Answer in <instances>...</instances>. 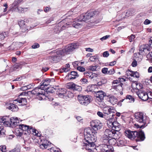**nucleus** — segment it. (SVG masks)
Here are the masks:
<instances>
[{
	"instance_id": "nucleus-27",
	"label": "nucleus",
	"mask_w": 152,
	"mask_h": 152,
	"mask_svg": "<svg viewBox=\"0 0 152 152\" xmlns=\"http://www.w3.org/2000/svg\"><path fill=\"white\" fill-rule=\"evenodd\" d=\"M18 2H17L16 1H14L13 3L10 5L9 10L7 12H8L9 11H10L12 12H17V7H18Z\"/></svg>"
},
{
	"instance_id": "nucleus-51",
	"label": "nucleus",
	"mask_w": 152,
	"mask_h": 152,
	"mask_svg": "<svg viewBox=\"0 0 152 152\" xmlns=\"http://www.w3.org/2000/svg\"><path fill=\"white\" fill-rule=\"evenodd\" d=\"M66 91H63V92L61 93H59V94H57L58 95L59 97L61 98H64V96H65V94H66Z\"/></svg>"
},
{
	"instance_id": "nucleus-20",
	"label": "nucleus",
	"mask_w": 152,
	"mask_h": 152,
	"mask_svg": "<svg viewBox=\"0 0 152 152\" xmlns=\"http://www.w3.org/2000/svg\"><path fill=\"white\" fill-rule=\"evenodd\" d=\"M22 45V43L20 42H13L12 44L9 46V49L13 50L15 49H17L20 47Z\"/></svg>"
},
{
	"instance_id": "nucleus-48",
	"label": "nucleus",
	"mask_w": 152,
	"mask_h": 152,
	"mask_svg": "<svg viewBox=\"0 0 152 152\" xmlns=\"http://www.w3.org/2000/svg\"><path fill=\"white\" fill-rule=\"evenodd\" d=\"M133 71L128 70L126 72V74L127 76H132Z\"/></svg>"
},
{
	"instance_id": "nucleus-36",
	"label": "nucleus",
	"mask_w": 152,
	"mask_h": 152,
	"mask_svg": "<svg viewBox=\"0 0 152 152\" xmlns=\"http://www.w3.org/2000/svg\"><path fill=\"white\" fill-rule=\"evenodd\" d=\"M81 21H80V23L77 22H74L72 24V25L75 28H77L79 27H81L82 25V24L80 23Z\"/></svg>"
},
{
	"instance_id": "nucleus-5",
	"label": "nucleus",
	"mask_w": 152,
	"mask_h": 152,
	"mask_svg": "<svg viewBox=\"0 0 152 152\" xmlns=\"http://www.w3.org/2000/svg\"><path fill=\"white\" fill-rule=\"evenodd\" d=\"M124 132L126 136L132 140H134L137 137L140 141H143L145 138L144 132L142 131L137 132L136 131H132L129 130H126Z\"/></svg>"
},
{
	"instance_id": "nucleus-45",
	"label": "nucleus",
	"mask_w": 152,
	"mask_h": 152,
	"mask_svg": "<svg viewBox=\"0 0 152 152\" xmlns=\"http://www.w3.org/2000/svg\"><path fill=\"white\" fill-rule=\"evenodd\" d=\"M112 116V114L111 115V114H104L103 118L107 121L110 119Z\"/></svg>"
},
{
	"instance_id": "nucleus-35",
	"label": "nucleus",
	"mask_w": 152,
	"mask_h": 152,
	"mask_svg": "<svg viewBox=\"0 0 152 152\" xmlns=\"http://www.w3.org/2000/svg\"><path fill=\"white\" fill-rule=\"evenodd\" d=\"M123 83H120L117 85H114L113 86V88L115 89L117 91H122L123 89Z\"/></svg>"
},
{
	"instance_id": "nucleus-55",
	"label": "nucleus",
	"mask_w": 152,
	"mask_h": 152,
	"mask_svg": "<svg viewBox=\"0 0 152 152\" xmlns=\"http://www.w3.org/2000/svg\"><path fill=\"white\" fill-rule=\"evenodd\" d=\"M77 69L80 72H83L84 71L85 69L84 68L81 66H78L77 67Z\"/></svg>"
},
{
	"instance_id": "nucleus-13",
	"label": "nucleus",
	"mask_w": 152,
	"mask_h": 152,
	"mask_svg": "<svg viewBox=\"0 0 152 152\" xmlns=\"http://www.w3.org/2000/svg\"><path fill=\"white\" fill-rule=\"evenodd\" d=\"M151 48L148 45H141L140 48V53L143 55H146L147 51H150Z\"/></svg>"
},
{
	"instance_id": "nucleus-8",
	"label": "nucleus",
	"mask_w": 152,
	"mask_h": 152,
	"mask_svg": "<svg viewBox=\"0 0 152 152\" xmlns=\"http://www.w3.org/2000/svg\"><path fill=\"white\" fill-rule=\"evenodd\" d=\"M91 96L89 95H78L77 97L79 102L81 105L86 106L91 102Z\"/></svg>"
},
{
	"instance_id": "nucleus-44",
	"label": "nucleus",
	"mask_w": 152,
	"mask_h": 152,
	"mask_svg": "<svg viewBox=\"0 0 152 152\" xmlns=\"http://www.w3.org/2000/svg\"><path fill=\"white\" fill-rule=\"evenodd\" d=\"M98 66H89V69L92 71H94L96 70Z\"/></svg>"
},
{
	"instance_id": "nucleus-3",
	"label": "nucleus",
	"mask_w": 152,
	"mask_h": 152,
	"mask_svg": "<svg viewBox=\"0 0 152 152\" xmlns=\"http://www.w3.org/2000/svg\"><path fill=\"white\" fill-rule=\"evenodd\" d=\"M135 117L137 121L139 123V124H134L135 127L143 129L147 126L146 123L147 117L143 113H136L135 114Z\"/></svg>"
},
{
	"instance_id": "nucleus-43",
	"label": "nucleus",
	"mask_w": 152,
	"mask_h": 152,
	"mask_svg": "<svg viewBox=\"0 0 152 152\" xmlns=\"http://www.w3.org/2000/svg\"><path fill=\"white\" fill-rule=\"evenodd\" d=\"M81 83L83 84H87L88 83L87 80L85 78H83L80 80Z\"/></svg>"
},
{
	"instance_id": "nucleus-28",
	"label": "nucleus",
	"mask_w": 152,
	"mask_h": 152,
	"mask_svg": "<svg viewBox=\"0 0 152 152\" xmlns=\"http://www.w3.org/2000/svg\"><path fill=\"white\" fill-rule=\"evenodd\" d=\"M108 101L112 104L114 105L118 101L117 98L113 95H109L108 96Z\"/></svg>"
},
{
	"instance_id": "nucleus-9",
	"label": "nucleus",
	"mask_w": 152,
	"mask_h": 152,
	"mask_svg": "<svg viewBox=\"0 0 152 152\" xmlns=\"http://www.w3.org/2000/svg\"><path fill=\"white\" fill-rule=\"evenodd\" d=\"M42 90L40 87V88L37 87L33 90L31 93L32 94L36 95L37 98L41 100L45 99V96L43 94L44 91H42Z\"/></svg>"
},
{
	"instance_id": "nucleus-19",
	"label": "nucleus",
	"mask_w": 152,
	"mask_h": 152,
	"mask_svg": "<svg viewBox=\"0 0 152 152\" xmlns=\"http://www.w3.org/2000/svg\"><path fill=\"white\" fill-rule=\"evenodd\" d=\"M50 81L51 80L50 79H47L44 80H42L40 83V87L41 89L43 90H45V88H47L45 87L49 85Z\"/></svg>"
},
{
	"instance_id": "nucleus-59",
	"label": "nucleus",
	"mask_w": 152,
	"mask_h": 152,
	"mask_svg": "<svg viewBox=\"0 0 152 152\" xmlns=\"http://www.w3.org/2000/svg\"><path fill=\"white\" fill-rule=\"evenodd\" d=\"M50 9L51 8L50 7H46L44 8V11L45 12H47L50 11Z\"/></svg>"
},
{
	"instance_id": "nucleus-24",
	"label": "nucleus",
	"mask_w": 152,
	"mask_h": 152,
	"mask_svg": "<svg viewBox=\"0 0 152 152\" xmlns=\"http://www.w3.org/2000/svg\"><path fill=\"white\" fill-rule=\"evenodd\" d=\"M115 118H116L115 115L113 114H112V116L111 118L107 121V124L109 127H111L112 126H113V124L114 122H115Z\"/></svg>"
},
{
	"instance_id": "nucleus-46",
	"label": "nucleus",
	"mask_w": 152,
	"mask_h": 152,
	"mask_svg": "<svg viewBox=\"0 0 152 152\" xmlns=\"http://www.w3.org/2000/svg\"><path fill=\"white\" fill-rule=\"evenodd\" d=\"M0 149L2 152H5L6 151V147L5 145H2L0 146Z\"/></svg>"
},
{
	"instance_id": "nucleus-62",
	"label": "nucleus",
	"mask_w": 152,
	"mask_h": 152,
	"mask_svg": "<svg viewBox=\"0 0 152 152\" xmlns=\"http://www.w3.org/2000/svg\"><path fill=\"white\" fill-rule=\"evenodd\" d=\"M3 6L5 7L3 10V12H5L7 11V9L8 8V5L7 4V3H5L3 4Z\"/></svg>"
},
{
	"instance_id": "nucleus-31",
	"label": "nucleus",
	"mask_w": 152,
	"mask_h": 152,
	"mask_svg": "<svg viewBox=\"0 0 152 152\" xmlns=\"http://www.w3.org/2000/svg\"><path fill=\"white\" fill-rule=\"evenodd\" d=\"M26 64L24 62H20L19 63H17L15 64L13 66V70H19L21 68V66Z\"/></svg>"
},
{
	"instance_id": "nucleus-1",
	"label": "nucleus",
	"mask_w": 152,
	"mask_h": 152,
	"mask_svg": "<svg viewBox=\"0 0 152 152\" xmlns=\"http://www.w3.org/2000/svg\"><path fill=\"white\" fill-rule=\"evenodd\" d=\"M92 128L85 129L84 131V140L83 146L89 152H96V149L94 147V142L96 139L97 131L102 127V123L98 120L92 121L91 123Z\"/></svg>"
},
{
	"instance_id": "nucleus-26",
	"label": "nucleus",
	"mask_w": 152,
	"mask_h": 152,
	"mask_svg": "<svg viewBox=\"0 0 152 152\" xmlns=\"http://www.w3.org/2000/svg\"><path fill=\"white\" fill-rule=\"evenodd\" d=\"M30 133H32V134L37 136H39L40 135V133H39L34 128H33V127L30 126L28 132V134H29Z\"/></svg>"
},
{
	"instance_id": "nucleus-6",
	"label": "nucleus",
	"mask_w": 152,
	"mask_h": 152,
	"mask_svg": "<svg viewBox=\"0 0 152 152\" xmlns=\"http://www.w3.org/2000/svg\"><path fill=\"white\" fill-rule=\"evenodd\" d=\"M79 46V44L78 43L70 44L66 46L65 49L58 50L57 53L58 54L63 55L65 53L66 54H69L75 49L78 48Z\"/></svg>"
},
{
	"instance_id": "nucleus-40",
	"label": "nucleus",
	"mask_w": 152,
	"mask_h": 152,
	"mask_svg": "<svg viewBox=\"0 0 152 152\" xmlns=\"http://www.w3.org/2000/svg\"><path fill=\"white\" fill-rule=\"evenodd\" d=\"M107 80L105 79H102L97 83V85L101 86L106 83Z\"/></svg>"
},
{
	"instance_id": "nucleus-37",
	"label": "nucleus",
	"mask_w": 152,
	"mask_h": 152,
	"mask_svg": "<svg viewBox=\"0 0 152 152\" xmlns=\"http://www.w3.org/2000/svg\"><path fill=\"white\" fill-rule=\"evenodd\" d=\"M55 89L52 87H48L47 88H46L44 91H46L48 93H53L54 92V90Z\"/></svg>"
},
{
	"instance_id": "nucleus-17",
	"label": "nucleus",
	"mask_w": 152,
	"mask_h": 152,
	"mask_svg": "<svg viewBox=\"0 0 152 152\" xmlns=\"http://www.w3.org/2000/svg\"><path fill=\"white\" fill-rule=\"evenodd\" d=\"M58 50L56 51V54L54 56L50 57L49 60L51 62H57L60 59L61 56L63 55H60L58 54Z\"/></svg>"
},
{
	"instance_id": "nucleus-30",
	"label": "nucleus",
	"mask_w": 152,
	"mask_h": 152,
	"mask_svg": "<svg viewBox=\"0 0 152 152\" xmlns=\"http://www.w3.org/2000/svg\"><path fill=\"white\" fill-rule=\"evenodd\" d=\"M79 76L77 72L75 71H73L68 75V77L70 80L74 79Z\"/></svg>"
},
{
	"instance_id": "nucleus-54",
	"label": "nucleus",
	"mask_w": 152,
	"mask_h": 152,
	"mask_svg": "<svg viewBox=\"0 0 152 152\" xmlns=\"http://www.w3.org/2000/svg\"><path fill=\"white\" fill-rule=\"evenodd\" d=\"M39 47V44L37 43H35L31 46L32 48L36 49L38 48Z\"/></svg>"
},
{
	"instance_id": "nucleus-56",
	"label": "nucleus",
	"mask_w": 152,
	"mask_h": 152,
	"mask_svg": "<svg viewBox=\"0 0 152 152\" xmlns=\"http://www.w3.org/2000/svg\"><path fill=\"white\" fill-rule=\"evenodd\" d=\"M110 37V35H107L106 36H104L103 37H102L100 39L102 41H103L104 40H106L108 38Z\"/></svg>"
},
{
	"instance_id": "nucleus-15",
	"label": "nucleus",
	"mask_w": 152,
	"mask_h": 152,
	"mask_svg": "<svg viewBox=\"0 0 152 152\" xmlns=\"http://www.w3.org/2000/svg\"><path fill=\"white\" fill-rule=\"evenodd\" d=\"M100 149L102 152H113V146L105 144L102 145Z\"/></svg>"
},
{
	"instance_id": "nucleus-25",
	"label": "nucleus",
	"mask_w": 152,
	"mask_h": 152,
	"mask_svg": "<svg viewBox=\"0 0 152 152\" xmlns=\"http://www.w3.org/2000/svg\"><path fill=\"white\" fill-rule=\"evenodd\" d=\"M113 126L111 127L112 129H109L110 130H114L117 133H118V131L120 130L121 128V126L117 122L115 121L114 122Z\"/></svg>"
},
{
	"instance_id": "nucleus-21",
	"label": "nucleus",
	"mask_w": 152,
	"mask_h": 152,
	"mask_svg": "<svg viewBox=\"0 0 152 152\" xmlns=\"http://www.w3.org/2000/svg\"><path fill=\"white\" fill-rule=\"evenodd\" d=\"M103 110L104 114H111L113 113L114 110L112 107L106 106L104 107Z\"/></svg>"
},
{
	"instance_id": "nucleus-38",
	"label": "nucleus",
	"mask_w": 152,
	"mask_h": 152,
	"mask_svg": "<svg viewBox=\"0 0 152 152\" xmlns=\"http://www.w3.org/2000/svg\"><path fill=\"white\" fill-rule=\"evenodd\" d=\"M126 99L127 100H128L129 102H134V98L132 96L130 95L127 96H126V99Z\"/></svg>"
},
{
	"instance_id": "nucleus-4",
	"label": "nucleus",
	"mask_w": 152,
	"mask_h": 152,
	"mask_svg": "<svg viewBox=\"0 0 152 152\" xmlns=\"http://www.w3.org/2000/svg\"><path fill=\"white\" fill-rule=\"evenodd\" d=\"M18 122L17 118L12 117L9 118L7 116H4L0 118V124L5 126L12 127V128L16 126L17 127V124L19 123Z\"/></svg>"
},
{
	"instance_id": "nucleus-63",
	"label": "nucleus",
	"mask_w": 152,
	"mask_h": 152,
	"mask_svg": "<svg viewBox=\"0 0 152 152\" xmlns=\"http://www.w3.org/2000/svg\"><path fill=\"white\" fill-rule=\"evenodd\" d=\"M97 115L100 117L101 118H103L104 115L103 113L100 112L99 111L97 113Z\"/></svg>"
},
{
	"instance_id": "nucleus-12",
	"label": "nucleus",
	"mask_w": 152,
	"mask_h": 152,
	"mask_svg": "<svg viewBox=\"0 0 152 152\" xmlns=\"http://www.w3.org/2000/svg\"><path fill=\"white\" fill-rule=\"evenodd\" d=\"M95 101L97 102H101L104 98L106 96V93L102 91H99L96 92Z\"/></svg>"
},
{
	"instance_id": "nucleus-33",
	"label": "nucleus",
	"mask_w": 152,
	"mask_h": 152,
	"mask_svg": "<svg viewBox=\"0 0 152 152\" xmlns=\"http://www.w3.org/2000/svg\"><path fill=\"white\" fill-rule=\"evenodd\" d=\"M132 86L133 88L136 89L138 90V91L142 90V84L134 83L132 84Z\"/></svg>"
},
{
	"instance_id": "nucleus-41",
	"label": "nucleus",
	"mask_w": 152,
	"mask_h": 152,
	"mask_svg": "<svg viewBox=\"0 0 152 152\" xmlns=\"http://www.w3.org/2000/svg\"><path fill=\"white\" fill-rule=\"evenodd\" d=\"M147 57L149 60L150 62H152V52L148 53L147 56Z\"/></svg>"
},
{
	"instance_id": "nucleus-11",
	"label": "nucleus",
	"mask_w": 152,
	"mask_h": 152,
	"mask_svg": "<svg viewBox=\"0 0 152 152\" xmlns=\"http://www.w3.org/2000/svg\"><path fill=\"white\" fill-rule=\"evenodd\" d=\"M72 20H70L68 18H66L63 20V21L60 22L58 24V26H60L61 27V29L63 30L65 29L66 28H67L68 26L71 24V22H72Z\"/></svg>"
},
{
	"instance_id": "nucleus-39",
	"label": "nucleus",
	"mask_w": 152,
	"mask_h": 152,
	"mask_svg": "<svg viewBox=\"0 0 152 152\" xmlns=\"http://www.w3.org/2000/svg\"><path fill=\"white\" fill-rule=\"evenodd\" d=\"M5 130L4 129L3 126L0 127V137H3L5 134Z\"/></svg>"
},
{
	"instance_id": "nucleus-58",
	"label": "nucleus",
	"mask_w": 152,
	"mask_h": 152,
	"mask_svg": "<svg viewBox=\"0 0 152 152\" xmlns=\"http://www.w3.org/2000/svg\"><path fill=\"white\" fill-rule=\"evenodd\" d=\"M137 61L135 60H134L133 61L132 64V66L133 67H135L137 65Z\"/></svg>"
},
{
	"instance_id": "nucleus-14",
	"label": "nucleus",
	"mask_w": 152,
	"mask_h": 152,
	"mask_svg": "<svg viewBox=\"0 0 152 152\" xmlns=\"http://www.w3.org/2000/svg\"><path fill=\"white\" fill-rule=\"evenodd\" d=\"M67 86L69 88L72 89L73 90L80 91L82 90V88L81 86L77 85L72 82L68 83Z\"/></svg>"
},
{
	"instance_id": "nucleus-50",
	"label": "nucleus",
	"mask_w": 152,
	"mask_h": 152,
	"mask_svg": "<svg viewBox=\"0 0 152 152\" xmlns=\"http://www.w3.org/2000/svg\"><path fill=\"white\" fill-rule=\"evenodd\" d=\"M115 72V70L114 69H112L108 71L107 74L112 75L114 74Z\"/></svg>"
},
{
	"instance_id": "nucleus-10",
	"label": "nucleus",
	"mask_w": 152,
	"mask_h": 152,
	"mask_svg": "<svg viewBox=\"0 0 152 152\" xmlns=\"http://www.w3.org/2000/svg\"><path fill=\"white\" fill-rule=\"evenodd\" d=\"M94 15V13L93 12H87L84 14H83L80 15V20L87 22Z\"/></svg>"
},
{
	"instance_id": "nucleus-53",
	"label": "nucleus",
	"mask_w": 152,
	"mask_h": 152,
	"mask_svg": "<svg viewBox=\"0 0 152 152\" xmlns=\"http://www.w3.org/2000/svg\"><path fill=\"white\" fill-rule=\"evenodd\" d=\"M17 12L20 13H23V8L20 7H17Z\"/></svg>"
},
{
	"instance_id": "nucleus-47",
	"label": "nucleus",
	"mask_w": 152,
	"mask_h": 152,
	"mask_svg": "<svg viewBox=\"0 0 152 152\" xmlns=\"http://www.w3.org/2000/svg\"><path fill=\"white\" fill-rule=\"evenodd\" d=\"M108 72V69L107 68L104 67L102 69V72L104 74H107Z\"/></svg>"
},
{
	"instance_id": "nucleus-60",
	"label": "nucleus",
	"mask_w": 152,
	"mask_h": 152,
	"mask_svg": "<svg viewBox=\"0 0 152 152\" xmlns=\"http://www.w3.org/2000/svg\"><path fill=\"white\" fill-rule=\"evenodd\" d=\"M151 23V20L148 19H146L144 22V24L145 25H148Z\"/></svg>"
},
{
	"instance_id": "nucleus-52",
	"label": "nucleus",
	"mask_w": 152,
	"mask_h": 152,
	"mask_svg": "<svg viewBox=\"0 0 152 152\" xmlns=\"http://www.w3.org/2000/svg\"><path fill=\"white\" fill-rule=\"evenodd\" d=\"M135 38V35L133 34H132L130 36L128 37V38L130 41V42H131L133 41V40Z\"/></svg>"
},
{
	"instance_id": "nucleus-16",
	"label": "nucleus",
	"mask_w": 152,
	"mask_h": 152,
	"mask_svg": "<svg viewBox=\"0 0 152 152\" xmlns=\"http://www.w3.org/2000/svg\"><path fill=\"white\" fill-rule=\"evenodd\" d=\"M137 94L139 98L144 101H146L147 100V96L146 93L142 90L138 91L137 92Z\"/></svg>"
},
{
	"instance_id": "nucleus-23",
	"label": "nucleus",
	"mask_w": 152,
	"mask_h": 152,
	"mask_svg": "<svg viewBox=\"0 0 152 152\" xmlns=\"http://www.w3.org/2000/svg\"><path fill=\"white\" fill-rule=\"evenodd\" d=\"M6 108L12 111H17L18 110V106L14 104L9 103L6 105Z\"/></svg>"
},
{
	"instance_id": "nucleus-64",
	"label": "nucleus",
	"mask_w": 152,
	"mask_h": 152,
	"mask_svg": "<svg viewBox=\"0 0 152 152\" xmlns=\"http://www.w3.org/2000/svg\"><path fill=\"white\" fill-rule=\"evenodd\" d=\"M50 151L52 152H60L58 150L55 149L54 148H50Z\"/></svg>"
},
{
	"instance_id": "nucleus-22",
	"label": "nucleus",
	"mask_w": 152,
	"mask_h": 152,
	"mask_svg": "<svg viewBox=\"0 0 152 152\" xmlns=\"http://www.w3.org/2000/svg\"><path fill=\"white\" fill-rule=\"evenodd\" d=\"M18 24L20 28L22 31L24 32L28 30L25 21L23 20H20L18 22Z\"/></svg>"
},
{
	"instance_id": "nucleus-29",
	"label": "nucleus",
	"mask_w": 152,
	"mask_h": 152,
	"mask_svg": "<svg viewBox=\"0 0 152 152\" xmlns=\"http://www.w3.org/2000/svg\"><path fill=\"white\" fill-rule=\"evenodd\" d=\"M18 102L20 103H21L22 105H24L26 104V99L25 98H21L20 99H16L14 100V102L16 103V102Z\"/></svg>"
},
{
	"instance_id": "nucleus-34",
	"label": "nucleus",
	"mask_w": 152,
	"mask_h": 152,
	"mask_svg": "<svg viewBox=\"0 0 152 152\" xmlns=\"http://www.w3.org/2000/svg\"><path fill=\"white\" fill-rule=\"evenodd\" d=\"M49 142L47 140H44L42 143L40 145V148L42 149L46 148L49 145Z\"/></svg>"
},
{
	"instance_id": "nucleus-57",
	"label": "nucleus",
	"mask_w": 152,
	"mask_h": 152,
	"mask_svg": "<svg viewBox=\"0 0 152 152\" xmlns=\"http://www.w3.org/2000/svg\"><path fill=\"white\" fill-rule=\"evenodd\" d=\"M109 56V53L108 51H105L103 53V56L104 57H108Z\"/></svg>"
},
{
	"instance_id": "nucleus-18",
	"label": "nucleus",
	"mask_w": 152,
	"mask_h": 152,
	"mask_svg": "<svg viewBox=\"0 0 152 152\" xmlns=\"http://www.w3.org/2000/svg\"><path fill=\"white\" fill-rule=\"evenodd\" d=\"M84 75L86 77L93 80V81L96 79L98 75L97 74L90 72H85Z\"/></svg>"
},
{
	"instance_id": "nucleus-49",
	"label": "nucleus",
	"mask_w": 152,
	"mask_h": 152,
	"mask_svg": "<svg viewBox=\"0 0 152 152\" xmlns=\"http://www.w3.org/2000/svg\"><path fill=\"white\" fill-rule=\"evenodd\" d=\"M132 76L138 78L139 77V74L137 72H133Z\"/></svg>"
},
{
	"instance_id": "nucleus-61",
	"label": "nucleus",
	"mask_w": 152,
	"mask_h": 152,
	"mask_svg": "<svg viewBox=\"0 0 152 152\" xmlns=\"http://www.w3.org/2000/svg\"><path fill=\"white\" fill-rule=\"evenodd\" d=\"M96 59V56H94L91 57L89 59V60L91 61H95Z\"/></svg>"
},
{
	"instance_id": "nucleus-7",
	"label": "nucleus",
	"mask_w": 152,
	"mask_h": 152,
	"mask_svg": "<svg viewBox=\"0 0 152 152\" xmlns=\"http://www.w3.org/2000/svg\"><path fill=\"white\" fill-rule=\"evenodd\" d=\"M30 126L24 124L18 125L15 129V134L17 136L20 137L24 133L27 135V133L28 132Z\"/></svg>"
},
{
	"instance_id": "nucleus-2",
	"label": "nucleus",
	"mask_w": 152,
	"mask_h": 152,
	"mask_svg": "<svg viewBox=\"0 0 152 152\" xmlns=\"http://www.w3.org/2000/svg\"><path fill=\"white\" fill-rule=\"evenodd\" d=\"M118 134L114 130L106 129L104 132L102 139L104 143H108L110 145H114L116 139L118 138Z\"/></svg>"
},
{
	"instance_id": "nucleus-32",
	"label": "nucleus",
	"mask_w": 152,
	"mask_h": 152,
	"mask_svg": "<svg viewBox=\"0 0 152 152\" xmlns=\"http://www.w3.org/2000/svg\"><path fill=\"white\" fill-rule=\"evenodd\" d=\"M8 32H3L0 34V46L2 47L3 45L1 44L2 41L4 40V38L7 36Z\"/></svg>"
},
{
	"instance_id": "nucleus-42",
	"label": "nucleus",
	"mask_w": 152,
	"mask_h": 152,
	"mask_svg": "<svg viewBox=\"0 0 152 152\" xmlns=\"http://www.w3.org/2000/svg\"><path fill=\"white\" fill-rule=\"evenodd\" d=\"M147 96V100L149 99L150 101L152 102V92L150 91L148 93H146Z\"/></svg>"
}]
</instances>
